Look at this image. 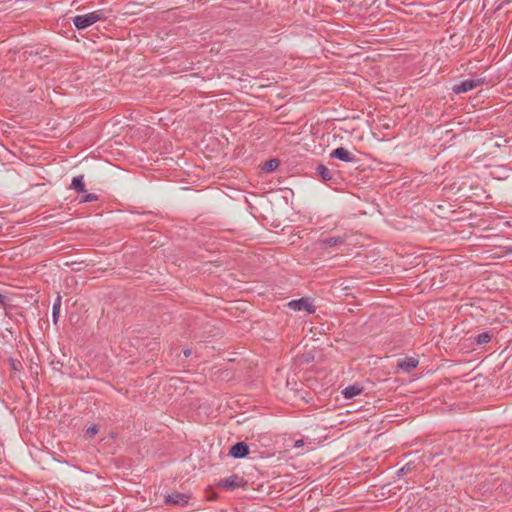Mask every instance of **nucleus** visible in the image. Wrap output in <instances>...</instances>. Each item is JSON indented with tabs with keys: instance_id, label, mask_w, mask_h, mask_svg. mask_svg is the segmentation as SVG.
I'll return each mask as SVG.
<instances>
[{
	"instance_id": "obj_1",
	"label": "nucleus",
	"mask_w": 512,
	"mask_h": 512,
	"mask_svg": "<svg viewBox=\"0 0 512 512\" xmlns=\"http://www.w3.org/2000/svg\"><path fill=\"white\" fill-rule=\"evenodd\" d=\"M107 16L105 15L104 10H97L85 15H77L73 18V24L78 30L85 29L97 21L106 20Z\"/></svg>"
},
{
	"instance_id": "obj_2",
	"label": "nucleus",
	"mask_w": 512,
	"mask_h": 512,
	"mask_svg": "<svg viewBox=\"0 0 512 512\" xmlns=\"http://www.w3.org/2000/svg\"><path fill=\"white\" fill-rule=\"evenodd\" d=\"M192 498L193 495L191 492L181 493L178 491H173L172 493L166 494L164 496V503L166 505L187 507L189 506Z\"/></svg>"
},
{
	"instance_id": "obj_3",
	"label": "nucleus",
	"mask_w": 512,
	"mask_h": 512,
	"mask_svg": "<svg viewBox=\"0 0 512 512\" xmlns=\"http://www.w3.org/2000/svg\"><path fill=\"white\" fill-rule=\"evenodd\" d=\"M486 82L485 78L477 79H466L461 81L459 84H455L452 90L456 94L468 92L478 86L483 85Z\"/></svg>"
},
{
	"instance_id": "obj_4",
	"label": "nucleus",
	"mask_w": 512,
	"mask_h": 512,
	"mask_svg": "<svg viewBox=\"0 0 512 512\" xmlns=\"http://www.w3.org/2000/svg\"><path fill=\"white\" fill-rule=\"evenodd\" d=\"M244 485H246V481L243 477H240L237 474L221 479L217 484L218 487L228 491L243 487Z\"/></svg>"
},
{
	"instance_id": "obj_5",
	"label": "nucleus",
	"mask_w": 512,
	"mask_h": 512,
	"mask_svg": "<svg viewBox=\"0 0 512 512\" xmlns=\"http://www.w3.org/2000/svg\"><path fill=\"white\" fill-rule=\"evenodd\" d=\"M288 306L294 311H306L309 314H313L316 311L312 301L305 297L290 301Z\"/></svg>"
},
{
	"instance_id": "obj_6",
	"label": "nucleus",
	"mask_w": 512,
	"mask_h": 512,
	"mask_svg": "<svg viewBox=\"0 0 512 512\" xmlns=\"http://www.w3.org/2000/svg\"><path fill=\"white\" fill-rule=\"evenodd\" d=\"M330 158L338 159L347 163L357 162V157L344 147H338L330 153Z\"/></svg>"
},
{
	"instance_id": "obj_7",
	"label": "nucleus",
	"mask_w": 512,
	"mask_h": 512,
	"mask_svg": "<svg viewBox=\"0 0 512 512\" xmlns=\"http://www.w3.org/2000/svg\"><path fill=\"white\" fill-rule=\"evenodd\" d=\"M250 449L247 443L240 441L231 446L229 455L235 459L245 458L249 455Z\"/></svg>"
},
{
	"instance_id": "obj_8",
	"label": "nucleus",
	"mask_w": 512,
	"mask_h": 512,
	"mask_svg": "<svg viewBox=\"0 0 512 512\" xmlns=\"http://www.w3.org/2000/svg\"><path fill=\"white\" fill-rule=\"evenodd\" d=\"M316 173L323 182L337 183V174L323 164L316 167Z\"/></svg>"
},
{
	"instance_id": "obj_9",
	"label": "nucleus",
	"mask_w": 512,
	"mask_h": 512,
	"mask_svg": "<svg viewBox=\"0 0 512 512\" xmlns=\"http://www.w3.org/2000/svg\"><path fill=\"white\" fill-rule=\"evenodd\" d=\"M419 364V361L414 357H406L401 359L397 363V367L403 372L409 373L415 369Z\"/></svg>"
},
{
	"instance_id": "obj_10",
	"label": "nucleus",
	"mask_w": 512,
	"mask_h": 512,
	"mask_svg": "<svg viewBox=\"0 0 512 512\" xmlns=\"http://www.w3.org/2000/svg\"><path fill=\"white\" fill-rule=\"evenodd\" d=\"M321 247H332V246H337V245H342L345 243V238L342 237V236H333V237H328V238H325V239H321L319 241Z\"/></svg>"
},
{
	"instance_id": "obj_11",
	"label": "nucleus",
	"mask_w": 512,
	"mask_h": 512,
	"mask_svg": "<svg viewBox=\"0 0 512 512\" xmlns=\"http://www.w3.org/2000/svg\"><path fill=\"white\" fill-rule=\"evenodd\" d=\"M363 391V388L358 385H350L347 386L343 391L342 394L345 399H352L355 396L361 394Z\"/></svg>"
},
{
	"instance_id": "obj_12",
	"label": "nucleus",
	"mask_w": 512,
	"mask_h": 512,
	"mask_svg": "<svg viewBox=\"0 0 512 512\" xmlns=\"http://www.w3.org/2000/svg\"><path fill=\"white\" fill-rule=\"evenodd\" d=\"M70 188L75 190L77 193H85V183L83 175L76 176L72 179Z\"/></svg>"
},
{
	"instance_id": "obj_13",
	"label": "nucleus",
	"mask_w": 512,
	"mask_h": 512,
	"mask_svg": "<svg viewBox=\"0 0 512 512\" xmlns=\"http://www.w3.org/2000/svg\"><path fill=\"white\" fill-rule=\"evenodd\" d=\"M279 164L280 161L278 159H270L263 164L262 170L265 172H273L278 168Z\"/></svg>"
},
{
	"instance_id": "obj_14",
	"label": "nucleus",
	"mask_w": 512,
	"mask_h": 512,
	"mask_svg": "<svg viewBox=\"0 0 512 512\" xmlns=\"http://www.w3.org/2000/svg\"><path fill=\"white\" fill-rule=\"evenodd\" d=\"M492 339V333L489 331L480 333L475 337V341L478 345H484L488 342H490Z\"/></svg>"
},
{
	"instance_id": "obj_15",
	"label": "nucleus",
	"mask_w": 512,
	"mask_h": 512,
	"mask_svg": "<svg viewBox=\"0 0 512 512\" xmlns=\"http://www.w3.org/2000/svg\"><path fill=\"white\" fill-rule=\"evenodd\" d=\"M60 307H61V297L58 296L53 304V307H52V317H53L54 323H57V321H58Z\"/></svg>"
},
{
	"instance_id": "obj_16",
	"label": "nucleus",
	"mask_w": 512,
	"mask_h": 512,
	"mask_svg": "<svg viewBox=\"0 0 512 512\" xmlns=\"http://www.w3.org/2000/svg\"><path fill=\"white\" fill-rule=\"evenodd\" d=\"M82 194H83V196H82V199H81L80 202H83V203H85V202H95V201H97L99 199L98 195L95 194V193H87V192H85V193H82Z\"/></svg>"
},
{
	"instance_id": "obj_17",
	"label": "nucleus",
	"mask_w": 512,
	"mask_h": 512,
	"mask_svg": "<svg viewBox=\"0 0 512 512\" xmlns=\"http://www.w3.org/2000/svg\"><path fill=\"white\" fill-rule=\"evenodd\" d=\"M410 470H411V464H410V463H407L406 465H404L402 468H400V469L397 471V475H398V476L405 475V474H407Z\"/></svg>"
},
{
	"instance_id": "obj_18",
	"label": "nucleus",
	"mask_w": 512,
	"mask_h": 512,
	"mask_svg": "<svg viewBox=\"0 0 512 512\" xmlns=\"http://www.w3.org/2000/svg\"><path fill=\"white\" fill-rule=\"evenodd\" d=\"M97 433H98V427L96 425H92V426L88 427L87 430H86V434L89 437H93Z\"/></svg>"
},
{
	"instance_id": "obj_19",
	"label": "nucleus",
	"mask_w": 512,
	"mask_h": 512,
	"mask_svg": "<svg viewBox=\"0 0 512 512\" xmlns=\"http://www.w3.org/2000/svg\"><path fill=\"white\" fill-rule=\"evenodd\" d=\"M21 366H22V365H21V362H20V361H17V360L11 359V367H12V369H13V370L18 371V370H20Z\"/></svg>"
},
{
	"instance_id": "obj_20",
	"label": "nucleus",
	"mask_w": 512,
	"mask_h": 512,
	"mask_svg": "<svg viewBox=\"0 0 512 512\" xmlns=\"http://www.w3.org/2000/svg\"><path fill=\"white\" fill-rule=\"evenodd\" d=\"M6 301H7V297H6L5 295H2V294L0 293V304H1L2 306H5V305H6Z\"/></svg>"
},
{
	"instance_id": "obj_21",
	"label": "nucleus",
	"mask_w": 512,
	"mask_h": 512,
	"mask_svg": "<svg viewBox=\"0 0 512 512\" xmlns=\"http://www.w3.org/2000/svg\"><path fill=\"white\" fill-rule=\"evenodd\" d=\"M192 351L190 349H185L183 351V354L186 356V357H189L191 355Z\"/></svg>"
},
{
	"instance_id": "obj_22",
	"label": "nucleus",
	"mask_w": 512,
	"mask_h": 512,
	"mask_svg": "<svg viewBox=\"0 0 512 512\" xmlns=\"http://www.w3.org/2000/svg\"><path fill=\"white\" fill-rule=\"evenodd\" d=\"M303 445V441L302 440H298L295 442V446L298 447V446H301Z\"/></svg>"
}]
</instances>
